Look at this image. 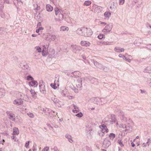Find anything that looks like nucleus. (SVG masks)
Listing matches in <instances>:
<instances>
[{
  "label": "nucleus",
  "instance_id": "nucleus-1",
  "mask_svg": "<svg viewBox=\"0 0 151 151\" xmlns=\"http://www.w3.org/2000/svg\"><path fill=\"white\" fill-rule=\"evenodd\" d=\"M77 34L81 36L88 37L93 34L91 29L89 28L82 27L78 28L76 31Z\"/></svg>",
  "mask_w": 151,
  "mask_h": 151
},
{
  "label": "nucleus",
  "instance_id": "nucleus-2",
  "mask_svg": "<svg viewBox=\"0 0 151 151\" xmlns=\"http://www.w3.org/2000/svg\"><path fill=\"white\" fill-rule=\"evenodd\" d=\"M91 101L94 104L100 105H103L106 103L107 101L105 98H99L98 97L94 98L91 99Z\"/></svg>",
  "mask_w": 151,
  "mask_h": 151
},
{
  "label": "nucleus",
  "instance_id": "nucleus-3",
  "mask_svg": "<svg viewBox=\"0 0 151 151\" xmlns=\"http://www.w3.org/2000/svg\"><path fill=\"white\" fill-rule=\"evenodd\" d=\"M39 88L40 92L43 94H45L46 92L45 89V83L43 81L40 80L39 82Z\"/></svg>",
  "mask_w": 151,
  "mask_h": 151
},
{
  "label": "nucleus",
  "instance_id": "nucleus-4",
  "mask_svg": "<svg viewBox=\"0 0 151 151\" xmlns=\"http://www.w3.org/2000/svg\"><path fill=\"white\" fill-rule=\"evenodd\" d=\"M71 48L72 51L76 53H78L79 51L81 50V46L76 45H71Z\"/></svg>",
  "mask_w": 151,
  "mask_h": 151
},
{
  "label": "nucleus",
  "instance_id": "nucleus-5",
  "mask_svg": "<svg viewBox=\"0 0 151 151\" xmlns=\"http://www.w3.org/2000/svg\"><path fill=\"white\" fill-rule=\"evenodd\" d=\"M112 27V24H109L105 27L102 30V32L105 34H106L107 32H109L111 30Z\"/></svg>",
  "mask_w": 151,
  "mask_h": 151
},
{
  "label": "nucleus",
  "instance_id": "nucleus-6",
  "mask_svg": "<svg viewBox=\"0 0 151 151\" xmlns=\"http://www.w3.org/2000/svg\"><path fill=\"white\" fill-rule=\"evenodd\" d=\"M84 79V78H78L77 79V81L76 82V86L78 89H80L82 87V81Z\"/></svg>",
  "mask_w": 151,
  "mask_h": 151
},
{
  "label": "nucleus",
  "instance_id": "nucleus-7",
  "mask_svg": "<svg viewBox=\"0 0 151 151\" xmlns=\"http://www.w3.org/2000/svg\"><path fill=\"white\" fill-rule=\"evenodd\" d=\"M6 114L9 116V118L13 121H15V114L12 112L7 111Z\"/></svg>",
  "mask_w": 151,
  "mask_h": 151
},
{
  "label": "nucleus",
  "instance_id": "nucleus-8",
  "mask_svg": "<svg viewBox=\"0 0 151 151\" xmlns=\"http://www.w3.org/2000/svg\"><path fill=\"white\" fill-rule=\"evenodd\" d=\"M111 142L108 139L105 138L103 142L102 146L104 148H107L111 145Z\"/></svg>",
  "mask_w": 151,
  "mask_h": 151
},
{
  "label": "nucleus",
  "instance_id": "nucleus-9",
  "mask_svg": "<svg viewBox=\"0 0 151 151\" xmlns=\"http://www.w3.org/2000/svg\"><path fill=\"white\" fill-rule=\"evenodd\" d=\"M20 66L22 69H27L28 71H29L30 70V68L25 62L21 63L20 65Z\"/></svg>",
  "mask_w": 151,
  "mask_h": 151
},
{
  "label": "nucleus",
  "instance_id": "nucleus-10",
  "mask_svg": "<svg viewBox=\"0 0 151 151\" xmlns=\"http://www.w3.org/2000/svg\"><path fill=\"white\" fill-rule=\"evenodd\" d=\"M23 101L21 99H17L13 101V104L17 105H21L23 103Z\"/></svg>",
  "mask_w": 151,
  "mask_h": 151
},
{
  "label": "nucleus",
  "instance_id": "nucleus-11",
  "mask_svg": "<svg viewBox=\"0 0 151 151\" xmlns=\"http://www.w3.org/2000/svg\"><path fill=\"white\" fill-rule=\"evenodd\" d=\"M13 2L14 4L17 7V11H19V7L16 5V4L17 3L19 6H21L22 4V2L21 0H14Z\"/></svg>",
  "mask_w": 151,
  "mask_h": 151
},
{
  "label": "nucleus",
  "instance_id": "nucleus-12",
  "mask_svg": "<svg viewBox=\"0 0 151 151\" xmlns=\"http://www.w3.org/2000/svg\"><path fill=\"white\" fill-rule=\"evenodd\" d=\"M80 44L81 46L86 47L89 46L91 44L89 42L86 41H81V42Z\"/></svg>",
  "mask_w": 151,
  "mask_h": 151
},
{
  "label": "nucleus",
  "instance_id": "nucleus-13",
  "mask_svg": "<svg viewBox=\"0 0 151 151\" xmlns=\"http://www.w3.org/2000/svg\"><path fill=\"white\" fill-rule=\"evenodd\" d=\"M47 38L48 40L50 41H54L55 40L56 37L54 35L50 34L48 36Z\"/></svg>",
  "mask_w": 151,
  "mask_h": 151
},
{
  "label": "nucleus",
  "instance_id": "nucleus-14",
  "mask_svg": "<svg viewBox=\"0 0 151 151\" xmlns=\"http://www.w3.org/2000/svg\"><path fill=\"white\" fill-rule=\"evenodd\" d=\"M109 132V129H107V128H103L101 129V132L100 133H99L100 136H103L104 134V133L106 132V133L108 132Z\"/></svg>",
  "mask_w": 151,
  "mask_h": 151
},
{
  "label": "nucleus",
  "instance_id": "nucleus-15",
  "mask_svg": "<svg viewBox=\"0 0 151 151\" xmlns=\"http://www.w3.org/2000/svg\"><path fill=\"white\" fill-rule=\"evenodd\" d=\"M63 19V15L61 13H60L59 14V16L58 17V18H55V21L57 22H61L62 21Z\"/></svg>",
  "mask_w": 151,
  "mask_h": 151
},
{
  "label": "nucleus",
  "instance_id": "nucleus-16",
  "mask_svg": "<svg viewBox=\"0 0 151 151\" xmlns=\"http://www.w3.org/2000/svg\"><path fill=\"white\" fill-rule=\"evenodd\" d=\"M114 51L117 52H121L124 51V49L123 48L119 47H116L114 48Z\"/></svg>",
  "mask_w": 151,
  "mask_h": 151
},
{
  "label": "nucleus",
  "instance_id": "nucleus-17",
  "mask_svg": "<svg viewBox=\"0 0 151 151\" xmlns=\"http://www.w3.org/2000/svg\"><path fill=\"white\" fill-rule=\"evenodd\" d=\"M72 75L70 76L72 77L77 78L80 75V73L78 71H75L71 73Z\"/></svg>",
  "mask_w": 151,
  "mask_h": 151
},
{
  "label": "nucleus",
  "instance_id": "nucleus-18",
  "mask_svg": "<svg viewBox=\"0 0 151 151\" xmlns=\"http://www.w3.org/2000/svg\"><path fill=\"white\" fill-rule=\"evenodd\" d=\"M116 122V119L115 117L112 118L111 120H106L105 121L104 123L105 124H107V123H109L110 124H112Z\"/></svg>",
  "mask_w": 151,
  "mask_h": 151
},
{
  "label": "nucleus",
  "instance_id": "nucleus-19",
  "mask_svg": "<svg viewBox=\"0 0 151 151\" xmlns=\"http://www.w3.org/2000/svg\"><path fill=\"white\" fill-rule=\"evenodd\" d=\"M34 50L35 52L34 53V54H36L37 52L40 53L41 52V49L39 46H36L34 47ZM35 56L36 55H35Z\"/></svg>",
  "mask_w": 151,
  "mask_h": 151
},
{
  "label": "nucleus",
  "instance_id": "nucleus-20",
  "mask_svg": "<svg viewBox=\"0 0 151 151\" xmlns=\"http://www.w3.org/2000/svg\"><path fill=\"white\" fill-rule=\"evenodd\" d=\"M95 6L96 7H95L94 9L95 12H97V13H100L101 12L102 10V7L100 6L96 5Z\"/></svg>",
  "mask_w": 151,
  "mask_h": 151
},
{
  "label": "nucleus",
  "instance_id": "nucleus-21",
  "mask_svg": "<svg viewBox=\"0 0 151 151\" xmlns=\"http://www.w3.org/2000/svg\"><path fill=\"white\" fill-rule=\"evenodd\" d=\"M69 29V28L65 26H62L60 28V31L61 32H68Z\"/></svg>",
  "mask_w": 151,
  "mask_h": 151
},
{
  "label": "nucleus",
  "instance_id": "nucleus-22",
  "mask_svg": "<svg viewBox=\"0 0 151 151\" xmlns=\"http://www.w3.org/2000/svg\"><path fill=\"white\" fill-rule=\"evenodd\" d=\"M132 2L133 4H137L138 5H140L142 3V0H132Z\"/></svg>",
  "mask_w": 151,
  "mask_h": 151
},
{
  "label": "nucleus",
  "instance_id": "nucleus-23",
  "mask_svg": "<svg viewBox=\"0 0 151 151\" xmlns=\"http://www.w3.org/2000/svg\"><path fill=\"white\" fill-rule=\"evenodd\" d=\"M65 137L68 139L69 142L71 143L73 142V140L72 139V137L71 135L67 134L65 135Z\"/></svg>",
  "mask_w": 151,
  "mask_h": 151
},
{
  "label": "nucleus",
  "instance_id": "nucleus-24",
  "mask_svg": "<svg viewBox=\"0 0 151 151\" xmlns=\"http://www.w3.org/2000/svg\"><path fill=\"white\" fill-rule=\"evenodd\" d=\"M46 9L47 11L51 12L53 9V8L50 4H47L46 6Z\"/></svg>",
  "mask_w": 151,
  "mask_h": 151
},
{
  "label": "nucleus",
  "instance_id": "nucleus-25",
  "mask_svg": "<svg viewBox=\"0 0 151 151\" xmlns=\"http://www.w3.org/2000/svg\"><path fill=\"white\" fill-rule=\"evenodd\" d=\"M58 82V81H55L54 83V84L52 83L50 85V86H51V87L53 88L54 89H55L57 88V86H59V84L58 83L57 84L56 83Z\"/></svg>",
  "mask_w": 151,
  "mask_h": 151
},
{
  "label": "nucleus",
  "instance_id": "nucleus-26",
  "mask_svg": "<svg viewBox=\"0 0 151 151\" xmlns=\"http://www.w3.org/2000/svg\"><path fill=\"white\" fill-rule=\"evenodd\" d=\"M143 72L145 73H151V67H147L143 70Z\"/></svg>",
  "mask_w": 151,
  "mask_h": 151
},
{
  "label": "nucleus",
  "instance_id": "nucleus-27",
  "mask_svg": "<svg viewBox=\"0 0 151 151\" xmlns=\"http://www.w3.org/2000/svg\"><path fill=\"white\" fill-rule=\"evenodd\" d=\"M29 84L32 86H34L35 85L37 86L38 85V83L36 81L32 80L30 82Z\"/></svg>",
  "mask_w": 151,
  "mask_h": 151
},
{
  "label": "nucleus",
  "instance_id": "nucleus-28",
  "mask_svg": "<svg viewBox=\"0 0 151 151\" xmlns=\"http://www.w3.org/2000/svg\"><path fill=\"white\" fill-rule=\"evenodd\" d=\"M55 104V105L59 107H61L62 105H63V103L61 101H59L58 100V101H57L56 103Z\"/></svg>",
  "mask_w": 151,
  "mask_h": 151
},
{
  "label": "nucleus",
  "instance_id": "nucleus-29",
  "mask_svg": "<svg viewBox=\"0 0 151 151\" xmlns=\"http://www.w3.org/2000/svg\"><path fill=\"white\" fill-rule=\"evenodd\" d=\"M13 134L18 135L19 133V131L18 129L16 127H14L13 129Z\"/></svg>",
  "mask_w": 151,
  "mask_h": 151
},
{
  "label": "nucleus",
  "instance_id": "nucleus-30",
  "mask_svg": "<svg viewBox=\"0 0 151 151\" xmlns=\"http://www.w3.org/2000/svg\"><path fill=\"white\" fill-rule=\"evenodd\" d=\"M121 114L122 115V117L121 119H122L124 122H127V118L126 117L125 115H124L123 112H121Z\"/></svg>",
  "mask_w": 151,
  "mask_h": 151
},
{
  "label": "nucleus",
  "instance_id": "nucleus-31",
  "mask_svg": "<svg viewBox=\"0 0 151 151\" xmlns=\"http://www.w3.org/2000/svg\"><path fill=\"white\" fill-rule=\"evenodd\" d=\"M51 55L52 57H55L57 56L55 55V51L54 49H52L51 51Z\"/></svg>",
  "mask_w": 151,
  "mask_h": 151
},
{
  "label": "nucleus",
  "instance_id": "nucleus-32",
  "mask_svg": "<svg viewBox=\"0 0 151 151\" xmlns=\"http://www.w3.org/2000/svg\"><path fill=\"white\" fill-rule=\"evenodd\" d=\"M111 15V13L110 12H106L104 13V15L106 17L109 18Z\"/></svg>",
  "mask_w": 151,
  "mask_h": 151
},
{
  "label": "nucleus",
  "instance_id": "nucleus-33",
  "mask_svg": "<svg viewBox=\"0 0 151 151\" xmlns=\"http://www.w3.org/2000/svg\"><path fill=\"white\" fill-rule=\"evenodd\" d=\"M101 43L104 45H110L112 44L111 42H109L108 41H102L101 42Z\"/></svg>",
  "mask_w": 151,
  "mask_h": 151
},
{
  "label": "nucleus",
  "instance_id": "nucleus-34",
  "mask_svg": "<svg viewBox=\"0 0 151 151\" xmlns=\"http://www.w3.org/2000/svg\"><path fill=\"white\" fill-rule=\"evenodd\" d=\"M91 60V62L94 63L95 66L97 68L99 63L96 61L94 60Z\"/></svg>",
  "mask_w": 151,
  "mask_h": 151
},
{
  "label": "nucleus",
  "instance_id": "nucleus-35",
  "mask_svg": "<svg viewBox=\"0 0 151 151\" xmlns=\"http://www.w3.org/2000/svg\"><path fill=\"white\" fill-rule=\"evenodd\" d=\"M115 134L113 133H111L109 135V137L110 138V139L113 140L114 138L115 137Z\"/></svg>",
  "mask_w": 151,
  "mask_h": 151
},
{
  "label": "nucleus",
  "instance_id": "nucleus-36",
  "mask_svg": "<svg viewBox=\"0 0 151 151\" xmlns=\"http://www.w3.org/2000/svg\"><path fill=\"white\" fill-rule=\"evenodd\" d=\"M91 2L90 1H85L84 3V5L86 6H88L91 4Z\"/></svg>",
  "mask_w": 151,
  "mask_h": 151
},
{
  "label": "nucleus",
  "instance_id": "nucleus-37",
  "mask_svg": "<svg viewBox=\"0 0 151 151\" xmlns=\"http://www.w3.org/2000/svg\"><path fill=\"white\" fill-rule=\"evenodd\" d=\"M42 54L43 56H46L47 55V52L45 51L44 49H43L42 51Z\"/></svg>",
  "mask_w": 151,
  "mask_h": 151
},
{
  "label": "nucleus",
  "instance_id": "nucleus-38",
  "mask_svg": "<svg viewBox=\"0 0 151 151\" xmlns=\"http://www.w3.org/2000/svg\"><path fill=\"white\" fill-rule=\"evenodd\" d=\"M54 11L55 12V14L56 15H58V14L60 12V11L59 9L57 7L55 8Z\"/></svg>",
  "mask_w": 151,
  "mask_h": 151
},
{
  "label": "nucleus",
  "instance_id": "nucleus-39",
  "mask_svg": "<svg viewBox=\"0 0 151 151\" xmlns=\"http://www.w3.org/2000/svg\"><path fill=\"white\" fill-rule=\"evenodd\" d=\"M117 143L122 147H123L124 145L123 143L122 142L120 139H118Z\"/></svg>",
  "mask_w": 151,
  "mask_h": 151
},
{
  "label": "nucleus",
  "instance_id": "nucleus-40",
  "mask_svg": "<svg viewBox=\"0 0 151 151\" xmlns=\"http://www.w3.org/2000/svg\"><path fill=\"white\" fill-rule=\"evenodd\" d=\"M51 99L55 104L56 103L57 101H58V99H56L55 96L52 97Z\"/></svg>",
  "mask_w": 151,
  "mask_h": 151
},
{
  "label": "nucleus",
  "instance_id": "nucleus-41",
  "mask_svg": "<svg viewBox=\"0 0 151 151\" xmlns=\"http://www.w3.org/2000/svg\"><path fill=\"white\" fill-rule=\"evenodd\" d=\"M27 114L29 116L30 118H33L34 117V115L32 113L29 112Z\"/></svg>",
  "mask_w": 151,
  "mask_h": 151
},
{
  "label": "nucleus",
  "instance_id": "nucleus-42",
  "mask_svg": "<svg viewBox=\"0 0 151 151\" xmlns=\"http://www.w3.org/2000/svg\"><path fill=\"white\" fill-rule=\"evenodd\" d=\"M27 80L28 81L32 80H33V78L30 76H27Z\"/></svg>",
  "mask_w": 151,
  "mask_h": 151
},
{
  "label": "nucleus",
  "instance_id": "nucleus-43",
  "mask_svg": "<svg viewBox=\"0 0 151 151\" xmlns=\"http://www.w3.org/2000/svg\"><path fill=\"white\" fill-rule=\"evenodd\" d=\"M119 127L120 128H122L123 129L126 128H127L125 124H120L119 125Z\"/></svg>",
  "mask_w": 151,
  "mask_h": 151
},
{
  "label": "nucleus",
  "instance_id": "nucleus-44",
  "mask_svg": "<svg viewBox=\"0 0 151 151\" xmlns=\"http://www.w3.org/2000/svg\"><path fill=\"white\" fill-rule=\"evenodd\" d=\"M0 15L1 17L4 18L5 17L4 13L2 12V11H0Z\"/></svg>",
  "mask_w": 151,
  "mask_h": 151
},
{
  "label": "nucleus",
  "instance_id": "nucleus-45",
  "mask_svg": "<svg viewBox=\"0 0 151 151\" xmlns=\"http://www.w3.org/2000/svg\"><path fill=\"white\" fill-rule=\"evenodd\" d=\"M99 127L101 129L103 128H107L106 125L105 124H103L101 125H100L99 126Z\"/></svg>",
  "mask_w": 151,
  "mask_h": 151
},
{
  "label": "nucleus",
  "instance_id": "nucleus-46",
  "mask_svg": "<svg viewBox=\"0 0 151 151\" xmlns=\"http://www.w3.org/2000/svg\"><path fill=\"white\" fill-rule=\"evenodd\" d=\"M4 8V5L3 3L1 2L0 3V11H2V9Z\"/></svg>",
  "mask_w": 151,
  "mask_h": 151
},
{
  "label": "nucleus",
  "instance_id": "nucleus-47",
  "mask_svg": "<svg viewBox=\"0 0 151 151\" xmlns=\"http://www.w3.org/2000/svg\"><path fill=\"white\" fill-rule=\"evenodd\" d=\"M104 35L103 34H100L98 36V38L99 39H102L104 37Z\"/></svg>",
  "mask_w": 151,
  "mask_h": 151
},
{
  "label": "nucleus",
  "instance_id": "nucleus-48",
  "mask_svg": "<svg viewBox=\"0 0 151 151\" xmlns=\"http://www.w3.org/2000/svg\"><path fill=\"white\" fill-rule=\"evenodd\" d=\"M102 70L105 72H107L109 70V69L106 67L104 66Z\"/></svg>",
  "mask_w": 151,
  "mask_h": 151
},
{
  "label": "nucleus",
  "instance_id": "nucleus-49",
  "mask_svg": "<svg viewBox=\"0 0 151 151\" xmlns=\"http://www.w3.org/2000/svg\"><path fill=\"white\" fill-rule=\"evenodd\" d=\"M119 56L120 58H122L124 60L126 59V57L124 55L120 54L119 55Z\"/></svg>",
  "mask_w": 151,
  "mask_h": 151
},
{
  "label": "nucleus",
  "instance_id": "nucleus-50",
  "mask_svg": "<svg viewBox=\"0 0 151 151\" xmlns=\"http://www.w3.org/2000/svg\"><path fill=\"white\" fill-rule=\"evenodd\" d=\"M125 2V0H119V4L120 5H123Z\"/></svg>",
  "mask_w": 151,
  "mask_h": 151
},
{
  "label": "nucleus",
  "instance_id": "nucleus-51",
  "mask_svg": "<svg viewBox=\"0 0 151 151\" xmlns=\"http://www.w3.org/2000/svg\"><path fill=\"white\" fill-rule=\"evenodd\" d=\"M132 127H129V129H127L125 130V132H127V131L128 132H130L132 131Z\"/></svg>",
  "mask_w": 151,
  "mask_h": 151
},
{
  "label": "nucleus",
  "instance_id": "nucleus-52",
  "mask_svg": "<svg viewBox=\"0 0 151 151\" xmlns=\"http://www.w3.org/2000/svg\"><path fill=\"white\" fill-rule=\"evenodd\" d=\"M103 67L104 66L102 64L99 63L98 66V67L97 68L101 70H102Z\"/></svg>",
  "mask_w": 151,
  "mask_h": 151
},
{
  "label": "nucleus",
  "instance_id": "nucleus-53",
  "mask_svg": "<svg viewBox=\"0 0 151 151\" xmlns=\"http://www.w3.org/2000/svg\"><path fill=\"white\" fill-rule=\"evenodd\" d=\"M103 67L104 66L102 64L99 63L98 66V67L97 68L101 70H102Z\"/></svg>",
  "mask_w": 151,
  "mask_h": 151
},
{
  "label": "nucleus",
  "instance_id": "nucleus-54",
  "mask_svg": "<svg viewBox=\"0 0 151 151\" xmlns=\"http://www.w3.org/2000/svg\"><path fill=\"white\" fill-rule=\"evenodd\" d=\"M76 116L78 117H81L83 116V114L81 112H80L76 114Z\"/></svg>",
  "mask_w": 151,
  "mask_h": 151
},
{
  "label": "nucleus",
  "instance_id": "nucleus-55",
  "mask_svg": "<svg viewBox=\"0 0 151 151\" xmlns=\"http://www.w3.org/2000/svg\"><path fill=\"white\" fill-rule=\"evenodd\" d=\"M30 91L32 96H34L36 94V93L34 90L31 89Z\"/></svg>",
  "mask_w": 151,
  "mask_h": 151
},
{
  "label": "nucleus",
  "instance_id": "nucleus-56",
  "mask_svg": "<svg viewBox=\"0 0 151 151\" xmlns=\"http://www.w3.org/2000/svg\"><path fill=\"white\" fill-rule=\"evenodd\" d=\"M151 140L150 138H149L147 139V142L146 143V144H147V146H149V145H150V143H151Z\"/></svg>",
  "mask_w": 151,
  "mask_h": 151
},
{
  "label": "nucleus",
  "instance_id": "nucleus-57",
  "mask_svg": "<svg viewBox=\"0 0 151 151\" xmlns=\"http://www.w3.org/2000/svg\"><path fill=\"white\" fill-rule=\"evenodd\" d=\"M49 109L47 108H45L44 109H43L42 110V111L44 113H46L47 111H49Z\"/></svg>",
  "mask_w": 151,
  "mask_h": 151
},
{
  "label": "nucleus",
  "instance_id": "nucleus-58",
  "mask_svg": "<svg viewBox=\"0 0 151 151\" xmlns=\"http://www.w3.org/2000/svg\"><path fill=\"white\" fill-rule=\"evenodd\" d=\"M49 111H47V113H48L49 114L48 115L49 116L50 115V113L51 112H52L53 113H54V111H53L51 109H49Z\"/></svg>",
  "mask_w": 151,
  "mask_h": 151
},
{
  "label": "nucleus",
  "instance_id": "nucleus-59",
  "mask_svg": "<svg viewBox=\"0 0 151 151\" xmlns=\"http://www.w3.org/2000/svg\"><path fill=\"white\" fill-rule=\"evenodd\" d=\"M79 108H77L76 109H75V110H73V112L74 113H77V112H78L79 111Z\"/></svg>",
  "mask_w": 151,
  "mask_h": 151
},
{
  "label": "nucleus",
  "instance_id": "nucleus-60",
  "mask_svg": "<svg viewBox=\"0 0 151 151\" xmlns=\"http://www.w3.org/2000/svg\"><path fill=\"white\" fill-rule=\"evenodd\" d=\"M12 138L15 141H18V139L15 136H13L12 137Z\"/></svg>",
  "mask_w": 151,
  "mask_h": 151
},
{
  "label": "nucleus",
  "instance_id": "nucleus-61",
  "mask_svg": "<svg viewBox=\"0 0 151 151\" xmlns=\"http://www.w3.org/2000/svg\"><path fill=\"white\" fill-rule=\"evenodd\" d=\"M29 145V141H27L25 143V145L24 146L25 147L27 148H28V146Z\"/></svg>",
  "mask_w": 151,
  "mask_h": 151
},
{
  "label": "nucleus",
  "instance_id": "nucleus-62",
  "mask_svg": "<svg viewBox=\"0 0 151 151\" xmlns=\"http://www.w3.org/2000/svg\"><path fill=\"white\" fill-rule=\"evenodd\" d=\"M36 147H37V145L35 144L34 145L33 147V151H35L36 150H37Z\"/></svg>",
  "mask_w": 151,
  "mask_h": 151
},
{
  "label": "nucleus",
  "instance_id": "nucleus-63",
  "mask_svg": "<svg viewBox=\"0 0 151 151\" xmlns=\"http://www.w3.org/2000/svg\"><path fill=\"white\" fill-rule=\"evenodd\" d=\"M49 150V147H45L44 149H43V150L44 151H48Z\"/></svg>",
  "mask_w": 151,
  "mask_h": 151
},
{
  "label": "nucleus",
  "instance_id": "nucleus-64",
  "mask_svg": "<svg viewBox=\"0 0 151 151\" xmlns=\"http://www.w3.org/2000/svg\"><path fill=\"white\" fill-rule=\"evenodd\" d=\"M36 6H37V7L36 8H35V10H36V12H37V11L38 10H39L40 9V7L39 6H38V5L37 4H36Z\"/></svg>",
  "mask_w": 151,
  "mask_h": 151
}]
</instances>
